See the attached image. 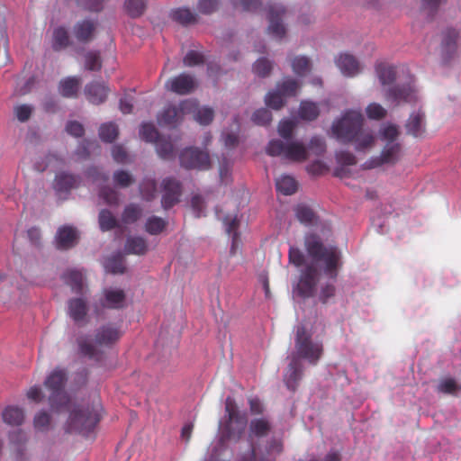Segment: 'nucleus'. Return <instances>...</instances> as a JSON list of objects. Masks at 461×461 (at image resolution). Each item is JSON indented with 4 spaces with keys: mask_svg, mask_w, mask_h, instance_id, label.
I'll return each instance as SVG.
<instances>
[{
    "mask_svg": "<svg viewBox=\"0 0 461 461\" xmlns=\"http://www.w3.org/2000/svg\"><path fill=\"white\" fill-rule=\"evenodd\" d=\"M304 247L308 257L312 259L311 264L306 263L305 257L299 249L291 248L289 250L290 262L295 267H305L302 270L300 280L294 292L301 297L313 296L321 269H322L324 275L332 280V283H327L321 287L319 299L326 303L335 294L334 282L342 265L341 252L336 247L324 246L321 239L314 234L305 236Z\"/></svg>",
    "mask_w": 461,
    "mask_h": 461,
    "instance_id": "nucleus-1",
    "label": "nucleus"
},
{
    "mask_svg": "<svg viewBox=\"0 0 461 461\" xmlns=\"http://www.w3.org/2000/svg\"><path fill=\"white\" fill-rule=\"evenodd\" d=\"M67 374L62 369L53 370L45 379L44 385L50 392L49 402L52 411L68 412V429L81 434H87L97 424L101 417L102 407L95 403L91 408L82 409L72 406L64 391Z\"/></svg>",
    "mask_w": 461,
    "mask_h": 461,
    "instance_id": "nucleus-2",
    "label": "nucleus"
},
{
    "mask_svg": "<svg viewBox=\"0 0 461 461\" xmlns=\"http://www.w3.org/2000/svg\"><path fill=\"white\" fill-rule=\"evenodd\" d=\"M322 344L312 339L304 326L296 327L294 350L288 357L290 363L285 374V382L289 389L294 390L302 377L301 360H304L310 365H316L322 355Z\"/></svg>",
    "mask_w": 461,
    "mask_h": 461,
    "instance_id": "nucleus-3",
    "label": "nucleus"
},
{
    "mask_svg": "<svg viewBox=\"0 0 461 461\" xmlns=\"http://www.w3.org/2000/svg\"><path fill=\"white\" fill-rule=\"evenodd\" d=\"M364 117L359 111L348 110L333 122L330 133L341 142H351L359 152L370 150L375 141V135L362 127Z\"/></svg>",
    "mask_w": 461,
    "mask_h": 461,
    "instance_id": "nucleus-4",
    "label": "nucleus"
},
{
    "mask_svg": "<svg viewBox=\"0 0 461 461\" xmlns=\"http://www.w3.org/2000/svg\"><path fill=\"white\" fill-rule=\"evenodd\" d=\"M247 424L245 413L238 410L236 402L231 397H228L225 402V416L219 424L221 438L217 444L221 447L224 441H238L244 433Z\"/></svg>",
    "mask_w": 461,
    "mask_h": 461,
    "instance_id": "nucleus-5",
    "label": "nucleus"
},
{
    "mask_svg": "<svg viewBox=\"0 0 461 461\" xmlns=\"http://www.w3.org/2000/svg\"><path fill=\"white\" fill-rule=\"evenodd\" d=\"M398 129L393 124H384L380 129V138L385 142L379 157L366 163V167L373 168L382 165H393L401 158V146L397 141Z\"/></svg>",
    "mask_w": 461,
    "mask_h": 461,
    "instance_id": "nucleus-6",
    "label": "nucleus"
},
{
    "mask_svg": "<svg viewBox=\"0 0 461 461\" xmlns=\"http://www.w3.org/2000/svg\"><path fill=\"white\" fill-rule=\"evenodd\" d=\"M121 337V331L112 324L101 326L95 332V338L82 339L79 340V348L82 354L89 357H96L98 352L109 348Z\"/></svg>",
    "mask_w": 461,
    "mask_h": 461,
    "instance_id": "nucleus-7",
    "label": "nucleus"
},
{
    "mask_svg": "<svg viewBox=\"0 0 461 461\" xmlns=\"http://www.w3.org/2000/svg\"><path fill=\"white\" fill-rule=\"evenodd\" d=\"M267 153L294 162H303L309 157L307 147L303 141L296 139L287 141L272 140L267 146Z\"/></svg>",
    "mask_w": 461,
    "mask_h": 461,
    "instance_id": "nucleus-8",
    "label": "nucleus"
},
{
    "mask_svg": "<svg viewBox=\"0 0 461 461\" xmlns=\"http://www.w3.org/2000/svg\"><path fill=\"white\" fill-rule=\"evenodd\" d=\"M300 85L292 78L285 79L278 84L275 90L270 91L265 97L266 104L275 110H279L284 106L288 97L294 96L298 93Z\"/></svg>",
    "mask_w": 461,
    "mask_h": 461,
    "instance_id": "nucleus-9",
    "label": "nucleus"
},
{
    "mask_svg": "<svg viewBox=\"0 0 461 461\" xmlns=\"http://www.w3.org/2000/svg\"><path fill=\"white\" fill-rule=\"evenodd\" d=\"M196 107L195 100H185L178 106H168L158 116L160 125H175L179 122L184 115L188 114Z\"/></svg>",
    "mask_w": 461,
    "mask_h": 461,
    "instance_id": "nucleus-10",
    "label": "nucleus"
},
{
    "mask_svg": "<svg viewBox=\"0 0 461 461\" xmlns=\"http://www.w3.org/2000/svg\"><path fill=\"white\" fill-rule=\"evenodd\" d=\"M140 136L146 141L155 142L158 156L162 158H169L173 154V144L171 141L158 139V131L151 123H143L140 129Z\"/></svg>",
    "mask_w": 461,
    "mask_h": 461,
    "instance_id": "nucleus-11",
    "label": "nucleus"
},
{
    "mask_svg": "<svg viewBox=\"0 0 461 461\" xmlns=\"http://www.w3.org/2000/svg\"><path fill=\"white\" fill-rule=\"evenodd\" d=\"M283 451V443L280 439L268 442L264 450L252 447L243 455L240 461H276V457Z\"/></svg>",
    "mask_w": 461,
    "mask_h": 461,
    "instance_id": "nucleus-12",
    "label": "nucleus"
},
{
    "mask_svg": "<svg viewBox=\"0 0 461 461\" xmlns=\"http://www.w3.org/2000/svg\"><path fill=\"white\" fill-rule=\"evenodd\" d=\"M180 163L185 168L207 169L210 167V158L206 152L189 148L181 153Z\"/></svg>",
    "mask_w": 461,
    "mask_h": 461,
    "instance_id": "nucleus-13",
    "label": "nucleus"
},
{
    "mask_svg": "<svg viewBox=\"0 0 461 461\" xmlns=\"http://www.w3.org/2000/svg\"><path fill=\"white\" fill-rule=\"evenodd\" d=\"M285 14V9L281 5H273L268 9V33L275 39H282L285 34V27L282 23V17Z\"/></svg>",
    "mask_w": 461,
    "mask_h": 461,
    "instance_id": "nucleus-14",
    "label": "nucleus"
},
{
    "mask_svg": "<svg viewBox=\"0 0 461 461\" xmlns=\"http://www.w3.org/2000/svg\"><path fill=\"white\" fill-rule=\"evenodd\" d=\"M165 87L178 95H187L194 90L196 83L194 79L186 74H181L178 77L167 80Z\"/></svg>",
    "mask_w": 461,
    "mask_h": 461,
    "instance_id": "nucleus-15",
    "label": "nucleus"
},
{
    "mask_svg": "<svg viewBox=\"0 0 461 461\" xmlns=\"http://www.w3.org/2000/svg\"><path fill=\"white\" fill-rule=\"evenodd\" d=\"M335 63L341 74L345 77H352L359 74L361 71L358 61L354 56L348 53L339 54L336 58Z\"/></svg>",
    "mask_w": 461,
    "mask_h": 461,
    "instance_id": "nucleus-16",
    "label": "nucleus"
},
{
    "mask_svg": "<svg viewBox=\"0 0 461 461\" xmlns=\"http://www.w3.org/2000/svg\"><path fill=\"white\" fill-rule=\"evenodd\" d=\"M125 294L117 287L105 288L103 292L101 303L104 307L118 309L125 305Z\"/></svg>",
    "mask_w": 461,
    "mask_h": 461,
    "instance_id": "nucleus-17",
    "label": "nucleus"
},
{
    "mask_svg": "<svg viewBox=\"0 0 461 461\" xmlns=\"http://www.w3.org/2000/svg\"><path fill=\"white\" fill-rule=\"evenodd\" d=\"M162 206L165 209L170 208L178 202L180 195L179 183L174 179L167 178L163 181Z\"/></svg>",
    "mask_w": 461,
    "mask_h": 461,
    "instance_id": "nucleus-18",
    "label": "nucleus"
},
{
    "mask_svg": "<svg viewBox=\"0 0 461 461\" xmlns=\"http://www.w3.org/2000/svg\"><path fill=\"white\" fill-rule=\"evenodd\" d=\"M386 98L389 102L395 104H400L402 102L411 103L417 100L418 94L416 88L409 85L402 88L390 89Z\"/></svg>",
    "mask_w": 461,
    "mask_h": 461,
    "instance_id": "nucleus-19",
    "label": "nucleus"
},
{
    "mask_svg": "<svg viewBox=\"0 0 461 461\" xmlns=\"http://www.w3.org/2000/svg\"><path fill=\"white\" fill-rule=\"evenodd\" d=\"M78 239V233L76 229L65 226L60 228L56 236V243L58 248L67 249L73 247Z\"/></svg>",
    "mask_w": 461,
    "mask_h": 461,
    "instance_id": "nucleus-20",
    "label": "nucleus"
},
{
    "mask_svg": "<svg viewBox=\"0 0 461 461\" xmlns=\"http://www.w3.org/2000/svg\"><path fill=\"white\" fill-rule=\"evenodd\" d=\"M336 158L339 166L335 169V175L345 179L350 175L348 167L356 164V158L351 153L346 151L338 152Z\"/></svg>",
    "mask_w": 461,
    "mask_h": 461,
    "instance_id": "nucleus-21",
    "label": "nucleus"
},
{
    "mask_svg": "<svg viewBox=\"0 0 461 461\" xmlns=\"http://www.w3.org/2000/svg\"><path fill=\"white\" fill-rule=\"evenodd\" d=\"M86 312V303L83 299H72L68 302V314L75 322L78 324L84 323Z\"/></svg>",
    "mask_w": 461,
    "mask_h": 461,
    "instance_id": "nucleus-22",
    "label": "nucleus"
},
{
    "mask_svg": "<svg viewBox=\"0 0 461 461\" xmlns=\"http://www.w3.org/2000/svg\"><path fill=\"white\" fill-rule=\"evenodd\" d=\"M86 95L87 100L95 104L103 103L107 96V88L104 85L95 83L86 86Z\"/></svg>",
    "mask_w": 461,
    "mask_h": 461,
    "instance_id": "nucleus-23",
    "label": "nucleus"
},
{
    "mask_svg": "<svg viewBox=\"0 0 461 461\" xmlns=\"http://www.w3.org/2000/svg\"><path fill=\"white\" fill-rule=\"evenodd\" d=\"M406 128L410 134L415 137L421 136L425 130L424 113L420 112L411 113Z\"/></svg>",
    "mask_w": 461,
    "mask_h": 461,
    "instance_id": "nucleus-24",
    "label": "nucleus"
},
{
    "mask_svg": "<svg viewBox=\"0 0 461 461\" xmlns=\"http://www.w3.org/2000/svg\"><path fill=\"white\" fill-rule=\"evenodd\" d=\"M222 221H223L226 231L229 234L232 233L230 253L235 254L239 248V238H238V233L236 232V230H237V227L239 224L238 217H237V215H228Z\"/></svg>",
    "mask_w": 461,
    "mask_h": 461,
    "instance_id": "nucleus-25",
    "label": "nucleus"
},
{
    "mask_svg": "<svg viewBox=\"0 0 461 461\" xmlns=\"http://www.w3.org/2000/svg\"><path fill=\"white\" fill-rule=\"evenodd\" d=\"M77 185V179L72 175L60 173L56 176L54 187L57 192H67Z\"/></svg>",
    "mask_w": 461,
    "mask_h": 461,
    "instance_id": "nucleus-26",
    "label": "nucleus"
},
{
    "mask_svg": "<svg viewBox=\"0 0 461 461\" xmlns=\"http://www.w3.org/2000/svg\"><path fill=\"white\" fill-rule=\"evenodd\" d=\"M3 420L12 426H19L24 420L23 411L18 407L9 406L3 411Z\"/></svg>",
    "mask_w": 461,
    "mask_h": 461,
    "instance_id": "nucleus-27",
    "label": "nucleus"
},
{
    "mask_svg": "<svg viewBox=\"0 0 461 461\" xmlns=\"http://www.w3.org/2000/svg\"><path fill=\"white\" fill-rule=\"evenodd\" d=\"M276 186L277 192L285 195H291L297 190V183L294 178L286 175L276 179Z\"/></svg>",
    "mask_w": 461,
    "mask_h": 461,
    "instance_id": "nucleus-28",
    "label": "nucleus"
},
{
    "mask_svg": "<svg viewBox=\"0 0 461 461\" xmlns=\"http://www.w3.org/2000/svg\"><path fill=\"white\" fill-rule=\"evenodd\" d=\"M189 113H192L194 119L201 125H207L211 123L214 116V112L212 108L208 106L199 107L197 103L196 107L193 111L189 112Z\"/></svg>",
    "mask_w": 461,
    "mask_h": 461,
    "instance_id": "nucleus-29",
    "label": "nucleus"
},
{
    "mask_svg": "<svg viewBox=\"0 0 461 461\" xmlns=\"http://www.w3.org/2000/svg\"><path fill=\"white\" fill-rule=\"evenodd\" d=\"M95 28V26L93 22L84 21L75 26L74 34L78 41H88L92 38Z\"/></svg>",
    "mask_w": 461,
    "mask_h": 461,
    "instance_id": "nucleus-30",
    "label": "nucleus"
},
{
    "mask_svg": "<svg viewBox=\"0 0 461 461\" xmlns=\"http://www.w3.org/2000/svg\"><path fill=\"white\" fill-rule=\"evenodd\" d=\"M125 250L130 254L143 255L148 251V245L143 238L131 237L126 241Z\"/></svg>",
    "mask_w": 461,
    "mask_h": 461,
    "instance_id": "nucleus-31",
    "label": "nucleus"
},
{
    "mask_svg": "<svg viewBox=\"0 0 461 461\" xmlns=\"http://www.w3.org/2000/svg\"><path fill=\"white\" fill-rule=\"evenodd\" d=\"M79 85L78 78L69 77L60 81L59 91L65 97H72L77 94Z\"/></svg>",
    "mask_w": 461,
    "mask_h": 461,
    "instance_id": "nucleus-32",
    "label": "nucleus"
},
{
    "mask_svg": "<svg viewBox=\"0 0 461 461\" xmlns=\"http://www.w3.org/2000/svg\"><path fill=\"white\" fill-rule=\"evenodd\" d=\"M461 41V32L456 29H448L444 35L443 47L448 51H454Z\"/></svg>",
    "mask_w": 461,
    "mask_h": 461,
    "instance_id": "nucleus-33",
    "label": "nucleus"
},
{
    "mask_svg": "<svg viewBox=\"0 0 461 461\" xmlns=\"http://www.w3.org/2000/svg\"><path fill=\"white\" fill-rule=\"evenodd\" d=\"M269 429L270 425L266 419L260 418L252 420L249 425V438L263 437L269 431Z\"/></svg>",
    "mask_w": 461,
    "mask_h": 461,
    "instance_id": "nucleus-34",
    "label": "nucleus"
},
{
    "mask_svg": "<svg viewBox=\"0 0 461 461\" xmlns=\"http://www.w3.org/2000/svg\"><path fill=\"white\" fill-rule=\"evenodd\" d=\"M376 73L383 86L390 85L395 78V69L390 65L379 64L376 67Z\"/></svg>",
    "mask_w": 461,
    "mask_h": 461,
    "instance_id": "nucleus-35",
    "label": "nucleus"
},
{
    "mask_svg": "<svg viewBox=\"0 0 461 461\" xmlns=\"http://www.w3.org/2000/svg\"><path fill=\"white\" fill-rule=\"evenodd\" d=\"M320 110L315 103L303 101L301 103L299 115L302 119L312 121L318 117Z\"/></svg>",
    "mask_w": 461,
    "mask_h": 461,
    "instance_id": "nucleus-36",
    "label": "nucleus"
},
{
    "mask_svg": "<svg viewBox=\"0 0 461 461\" xmlns=\"http://www.w3.org/2000/svg\"><path fill=\"white\" fill-rule=\"evenodd\" d=\"M295 128L296 122L294 120L284 119L278 124L277 132L283 139V141H287L293 139L292 137Z\"/></svg>",
    "mask_w": 461,
    "mask_h": 461,
    "instance_id": "nucleus-37",
    "label": "nucleus"
},
{
    "mask_svg": "<svg viewBox=\"0 0 461 461\" xmlns=\"http://www.w3.org/2000/svg\"><path fill=\"white\" fill-rule=\"evenodd\" d=\"M171 18L184 25L195 22V15L187 8L175 9L170 14Z\"/></svg>",
    "mask_w": 461,
    "mask_h": 461,
    "instance_id": "nucleus-38",
    "label": "nucleus"
},
{
    "mask_svg": "<svg viewBox=\"0 0 461 461\" xmlns=\"http://www.w3.org/2000/svg\"><path fill=\"white\" fill-rule=\"evenodd\" d=\"M66 282L71 286L75 292H80L84 286L83 274L78 270H70L65 276Z\"/></svg>",
    "mask_w": 461,
    "mask_h": 461,
    "instance_id": "nucleus-39",
    "label": "nucleus"
},
{
    "mask_svg": "<svg viewBox=\"0 0 461 461\" xmlns=\"http://www.w3.org/2000/svg\"><path fill=\"white\" fill-rule=\"evenodd\" d=\"M293 71L298 76H303L311 69V62L305 56L294 57L291 60Z\"/></svg>",
    "mask_w": 461,
    "mask_h": 461,
    "instance_id": "nucleus-40",
    "label": "nucleus"
},
{
    "mask_svg": "<svg viewBox=\"0 0 461 461\" xmlns=\"http://www.w3.org/2000/svg\"><path fill=\"white\" fill-rule=\"evenodd\" d=\"M295 216L297 220L304 224H312L315 221V214L306 205L300 204L295 208Z\"/></svg>",
    "mask_w": 461,
    "mask_h": 461,
    "instance_id": "nucleus-41",
    "label": "nucleus"
},
{
    "mask_svg": "<svg viewBox=\"0 0 461 461\" xmlns=\"http://www.w3.org/2000/svg\"><path fill=\"white\" fill-rule=\"evenodd\" d=\"M104 266L107 272L113 274L123 273L125 269L124 261L121 255L105 259Z\"/></svg>",
    "mask_w": 461,
    "mask_h": 461,
    "instance_id": "nucleus-42",
    "label": "nucleus"
},
{
    "mask_svg": "<svg viewBox=\"0 0 461 461\" xmlns=\"http://www.w3.org/2000/svg\"><path fill=\"white\" fill-rule=\"evenodd\" d=\"M145 7V0H126L125 2V9L131 17H138L141 15Z\"/></svg>",
    "mask_w": 461,
    "mask_h": 461,
    "instance_id": "nucleus-43",
    "label": "nucleus"
},
{
    "mask_svg": "<svg viewBox=\"0 0 461 461\" xmlns=\"http://www.w3.org/2000/svg\"><path fill=\"white\" fill-rule=\"evenodd\" d=\"M68 44V34L64 28H57L53 32L52 45L56 50L67 47Z\"/></svg>",
    "mask_w": 461,
    "mask_h": 461,
    "instance_id": "nucleus-44",
    "label": "nucleus"
},
{
    "mask_svg": "<svg viewBox=\"0 0 461 461\" xmlns=\"http://www.w3.org/2000/svg\"><path fill=\"white\" fill-rule=\"evenodd\" d=\"M118 134V129L113 123H104L99 130L100 138L106 142H112Z\"/></svg>",
    "mask_w": 461,
    "mask_h": 461,
    "instance_id": "nucleus-45",
    "label": "nucleus"
},
{
    "mask_svg": "<svg viewBox=\"0 0 461 461\" xmlns=\"http://www.w3.org/2000/svg\"><path fill=\"white\" fill-rule=\"evenodd\" d=\"M166 226V222L163 219L153 216L147 220L145 229L152 235L160 233Z\"/></svg>",
    "mask_w": 461,
    "mask_h": 461,
    "instance_id": "nucleus-46",
    "label": "nucleus"
},
{
    "mask_svg": "<svg viewBox=\"0 0 461 461\" xmlns=\"http://www.w3.org/2000/svg\"><path fill=\"white\" fill-rule=\"evenodd\" d=\"M272 69V63L267 59H258L253 65V72L258 77H267Z\"/></svg>",
    "mask_w": 461,
    "mask_h": 461,
    "instance_id": "nucleus-47",
    "label": "nucleus"
},
{
    "mask_svg": "<svg viewBox=\"0 0 461 461\" xmlns=\"http://www.w3.org/2000/svg\"><path fill=\"white\" fill-rule=\"evenodd\" d=\"M99 225L102 230H109L116 225V220L109 211L103 210L99 214Z\"/></svg>",
    "mask_w": 461,
    "mask_h": 461,
    "instance_id": "nucleus-48",
    "label": "nucleus"
},
{
    "mask_svg": "<svg viewBox=\"0 0 461 461\" xmlns=\"http://www.w3.org/2000/svg\"><path fill=\"white\" fill-rule=\"evenodd\" d=\"M459 385L452 378L441 379L438 384V391L442 393H456Z\"/></svg>",
    "mask_w": 461,
    "mask_h": 461,
    "instance_id": "nucleus-49",
    "label": "nucleus"
},
{
    "mask_svg": "<svg viewBox=\"0 0 461 461\" xmlns=\"http://www.w3.org/2000/svg\"><path fill=\"white\" fill-rule=\"evenodd\" d=\"M325 148L324 140L321 137L314 136L311 139L307 147L308 154L321 155L325 151Z\"/></svg>",
    "mask_w": 461,
    "mask_h": 461,
    "instance_id": "nucleus-50",
    "label": "nucleus"
},
{
    "mask_svg": "<svg viewBox=\"0 0 461 461\" xmlns=\"http://www.w3.org/2000/svg\"><path fill=\"white\" fill-rule=\"evenodd\" d=\"M366 115L370 119L379 120L385 116V109L377 103L370 104L366 109Z\"/></svg>",
    "mask_w": 461,
    "mask_h": 461,
    "instance_id": "nucleus-51",
    "label": "nucleus"
},
{
    "mask_svg": "<svg viewBox=\"0 0 461 461\" xmlns=\"http://www.w3.org/2000/svg\"><path fill=\"white\" fill-rule=\"evenodd\" d=\"M141 215V211L135 205L127 206L122 214V221L124 223H132L136 221Z\"/></svg>",
    "mask_w": 461,
    "mask_h": 461,
    "instance_id": "nucleus-52",
    "label": "nucleus"
},
{
    "mask_svg": "<svg viewBox=\"0 0 461 461\" xmlns=\"http://www.w3.org/2000/svg\"><path fill=\"white\" fill-rule=\"evenodd\" d=\"M271 113L267 109L257 110L252 115V121L258 125H266L271 122Z\"/></svg>",
    "mask_w": 461,
    "mask_h": 461,
    "instance_id": "nucleus-53",
    "label": "nucleus"
},
{
    "mask_svg": "<svg viewBox=\"0 0 461 461\" xmlns=\"http://www.w3.org/2000/svg\"><path fill=\"white\" fill-rule=\"evenodd\" d=\"M85 66L88 70H98L101 68L100 57L96 52H87L85 56Z\"/></svg>",
    "mask_w": 461,
    "mask_h": 461,
    "instance_id": "nucleus-54",
    "label": "nucleus"
},
{
    "mask_svg": "<svg viewBox=\"0 0 461 461\" xmlns=\"http://www.w3.org/2000/svg\"><path fill=\"white\" fill-rule=\"evenodd\" d=\"M217 0H200L198 3V10L200 13L209 14L218 8Z\"/></svg>",
    "mask_w": 461,
    "mask_h": 461,
    "instance_id": "nucleus-55",
    "label": "nucleus"
},
{
    "mask_svg": "<svg viewBox=\"0 0 461 461\" xmlns=\"http://www.w3.org/2000/svg\"><path fill=\"white\" fill-rule=\"evenodd\" d=\"M50 420V416L47 412L40 411L34 417V427L39 430H44L49 427Z\"/></svg>",
    "mask_w": 461,
    "mask_h": 461,
    "instance_id": "nucleus-56",
    "label": "nucleus"
},
{
    "mask_svg": "<svg viewBox=\"0 0 461 461\" xmlns=\"http://www.w3.org/2000/svg\"><path fill=\"white\" fill-rule=\"evenodd\" d=\"M140 192L147 200L154 197L156 192L155 182L151 179L145 180L140 185Z\"/></svg>",
    "mask_w": 461,
    "mask_h": 461,
    "instance_id": "nucleus-57",
    "label": "nucleus"
},
{
    "mask_svg": "<svg viewBox=\"0 0 461 461\" xmlns=\"http://www.w3.org/2000/svg\"><path fill=\"white\" fill-rule=\"evenodd\" d=\"M203 60V56L199 52L191 50L184 58V64L187 67H192L202 63Z\"/></svg>",
    "mask_w": 461,
    "mask_h": 461,
    "instance_id": "nucleus-58",
    "label": "nucleus"
},
{
    "mask_svg": "<svg viewBox=\"0 0 461 461\" xmlns=\"http://www.w3.org/2000/svg\"><path fill=\"white\" fill-rule=\"evenodd\" d=\"M32 107L27 104L18 105L14 108V113L20 122L27 121L32 114Z\"/></svg>",
    "mask_w": 461,
    "mask_h": 461,
    "instance_id": "nucleus-59",
    "label": "nucleus"
},
{
    "mask_svg": "<svg viewBox=\"0 0 461 461\" xmlns=\"http://www.w3.org/2000/svg\"><path fill=\"white\" fill-rule=\"evenodd\" d=\"M100 197L108 204H115L118 202L117 193L111 188H103L100 191Z\"/></svg>",
    "mask_w": 461,
    "mask_h": 461,
    "instance_id": "nucleus-60",
    "label": "nucleus"
},
{
    "mask_svg": "<svg viewBox=\"0 0 461 461\" xmlns=\"http://www.w3.org/2000/svg\"><path fill=\"white\" fill-rule=\"evenodd\" d=\"M113 178L115 183L122 187L128 186L132 181L131 176L125 171L114 173Z\"/></svg>",
    "mask_w": 461,
    "mask_h": 461,
    "instance_id": "nucleus-61",
    "label": "nucleus"
},
{
    "mask_svg": "<svg viewBox=\"0 0 461 461\" xmlns=\"http://www.w3.org/2000/svg\"><path fill=\"white\" fill-rule=\"evenodd\" d=\"M66 130L68 134L75 136V137H80L84 133V128L83 125L77 122H68Z\"/></svg>",
    "mask_w": 461,
    "mask_h": 461,
    "instance_id": "nucleus-62",
    "label": "nucleus"
},
{
    "mask_svg": "<svg viewBox=\"0 0 461 461\" xmlns=\"http://www.w3.org/2000/svg\"><path fill=\"white\" fill-rule=\"evenodd\" d=\"M233 4L237 7H240L243 10L251 11L255 10L258 5V0H233Z\"/></svg>",
    "mask_w": 461,
    "mask_h": 461,
    "instance_id": "nucleus-63",
    "label": "nucleus"
},
{
    "mask_svg": "<svg viewBox=\"0 0 461 461\" xmlns=\"http://www.w3.org/2000/svg\"><path fill=\"white\" fill-rule=\"evenodd\" d=\"M328 169L327 166L321 161H314L307 167V170L309 173L312 175H321L326 172Z\"/></svg>",
    "mask_w": 461,
    "mask_h": 461,
    "instance_id": "nucleus-64",
    "label": "nucleus"
}]
</instances>
